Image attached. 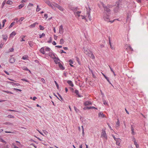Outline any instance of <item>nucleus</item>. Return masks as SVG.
Instances as JSON below:
<instances>
[{"instance_id":"338daca9","label":"nucleus","mask_w":148,"mask_h":148,"mask_svg":"<svg viewBox=\"0 0 148 148\" xmlns=\"http://www.w3.org/2000/svg\"><path fill=\"white\" fill-rule=\"evenodd\" d=\"M44 16L45 18H46V19L48 17V15H47V14H45L44 15Z\"/></svg>"},{"instance_id":"0e129e2a","label":"nucleus","mask_w":148,"mask_h":148,"mask_svg":"<svg viewBox=\"0 0 148 148\" xmlns=\"http://www.w3.org/2000/svg\"><path fill=\"white\" fill-rule=\"evenodd\" d=\"M128 47L130 49V50H131L132 51H133V49L131 47L130 45H129Z\"/></svg>"},{"instance_id":"c85d7f7f","label":"nucleus","mask_w":148,"mask_h":148,"mask_svg":"<svg viewBox=\"0 0 148 148\" xmlns=\"http://www.w3.org/2000/svg\"><path fill=\"white\" fill-rule=\"evenodd\" d=\"M103 104L104 105H106L107 104V103L106 101L105 100V99L104 98H103Z\"/></svg>"},{"instance_id":"9b49d317","label":"nucleus","mask_w":148,"mask_h":148,"mask_svg":"<svg viewBox=\"0 0 148 148\" xmlns=\"http://www.w3.org/2000/svg\"><path fill=\"white\" fill-rule=\"evenodd\" d=\"M15 61V59L13 57L10 58L9 59V62L11 63H13Z\"/></svg>"},{"instance_id":"ddd939ff","label":"nucleus","mask_w":148,"mask_h":148,"mask_svg":"<svg viewBox=\"0 0 148 148\" xmlns=\"http://www.w3.org/2000/svg\"><path fill=\"white\" fill-rule=\"evenodd\" d=\"M75 93L76 94V95H77L78 97H82V96L79 94V92L77 90H75Z\"/></svg>"},{"instance_id":"680f3d73","label":"nucleus","mask_w":148,"mask_h":148,"mask_svg":"<svg viewBox=\"0 0 148 148\" xmlns=\"http://www.w3.org/2000/svg\"><path fill=\"white\" fill-rule=\"evenodd\" d=\"M33 4L29 3L27 6V8H29V6H33Z\"/></svg>"},{"instance_id":"cd10ccee","label":"nucleus","mask_w":148,"mask_h":148,"mask_svg":"<svg viewBox=\"0 0 148 148\" xmlns=\"http://www.w3.org/2000/svg\"><path fill=\"white\" fill-rule=\"evenodd\" d=\"M78 9V8L77 7L73 8L72 10L74 12H75Z\"/></svg>"},{"instance_id":"7c9ffc66","label":"nucleus","mask_w":148,"mask_h":148,"mask_svg":"<svg viewBox=\"0 0 148 148\" xmlns=\"http://www.w3.org/2000/svg\"><path fill=\"white\" fill-rule=\"evenodd\" d=\"M60 44L62 45L64 43V40L63 39H61L60 41Z\"/></svg>"},{"instance_id":"dca6fc26","label":"nucleus","mask_w":148,"mask_h":148,"mask_svg":"<svg viewBox=\"0 0 148 148\" xmlns=\"http://www.w3.org/2000/svg\"><path fill=\"white\" fill-rule=\"evenodd\" d=\"M67 83L69 84V85L71 87H73L74 86V85L73 82L71 80H68L67 82Z\"/></svg>"},{"instance_id":"5fc2aeb1","label":"nucleus","mask_w":148,"mask_h":148,"mask_svg":"<svg viewBox=\"0 0 148 148\" xmlns=\"http://www.w3.org/2000/svg\"><path fill=\"white\" fill-rule=\"evenodd\" d=\"M75 59L78 62H79V59L77 57H75Z\"/></svg>"},{"instance_id":"4468645a","label":"nucleus","mask_w":148,"mask_h":148,"mask_svg":"<svg viewBox=\"0 0 148 148\" xmlns=\"http://www.w3.org/2000/svg\"><path fill=\"white\" fill-rule=\"evenodd\" d=\"M8 83H9L11 84H12V85H16V86H19L20 85V84L18 83H15L13 82H8Z\"/></svg>"},{"instance_id":"6ab92c4d","label":"nucleus","mask_w":148,"mask_h":148,"mask_svg":"<svg viewBox=\"0 0 148 148\" xmlns=\"http://www.w3.org/2000/svg\"><path fill=\"white\" fill-rule=\"evenodd\" d=\"M40 51L41 53H42L43 54H45L44 51V47L41 48V49H40Z\"/></svg>"},{"instance_id":"4d7b16f0","label":"nucleus","mask_w":148,"mask_h":148,"mask_svg":"<svg viewBox=\"0 0 148 148\" xmlns=\"http://www.w3.org/2000/svg\"><path fill=\"white\" fill-rule=\"evenodd\" d=\"M112 136L113 137V138H114V140L116 141V140H118V139H119V138H116L115 137V136H114V135H112Z\"/></svg>"},{"instance_id":"f8f14e48","label":"nucleus","mask_w":148,"mask_h":148,"mask_svg":"<svg viewBox=\"0 0 148 148\" xmlns=\"http://www.w3.org/2000/svg\"><path fill=\"white\" fill-rule=\"evenodd\" d=\"M58 64L59 66L60 69L62 70H63L65 68L62 66V65L61 64V63L60 62H58Z\"/></svg>"},{"instance_id":"4be33fe9","label":"nucleus","mask_w":148,"mask_h":148,"mask_svg":"<svg viewBox=\"0 0 148 148\" xmlns=\"http://www.w3.org/2000/svg\"><path fill=\"white\" fill-rule=\"evenodd\" d=\"M28 44L30 47H32L34 45V42L31 41L28 42Z\"/></svg>"},{"instance_id":"f3484780","label":"nucleus","mask_w":148,"mask_h":148,"mask_svg":"<svg viewBox=\"0 0 148 148\" xmlns=\"http://www.w3.org/2000/svg\"><path fill=\"white\" fill-rule=\"evenodd\" d=\"M84 104L85 106H87L90 105H91L92 103L90 101H86L84 103Z\"/></svg>"},{"instance_id":"9d476101","label":"nucleus","mask_w":148,"mask_h":148,"mask_svg":"<svg viewBox=\"0 0 148 148\" xmlns=\"http://www.w3.org/2000/svg\"><path fill=\"white\" fill-rule=\"evenodd\" d=\"M63 32V26L61 25L59 28V33L60 34H62Z\"/></svg>"},{"instance_id":"f257e3e1","label":"nucleus","mask_w":148,"mask_h":148,"mask_svg":"<svg viewBox=\"0 0 148 148\" xmlns=\"http://www.w3.org/2000/svg\"><path fill=\"white\" fill-rule=\"evenodd\" d=\"M101 136L103 138H105L106 139H107V136L106 133V131L104 130H102L101 134Z\"/></svg>"},{"instance_id":"72a5a7b5","label":"nucleus","mask_w":148,"mask_h":148,"mask_svg":"<svg viewBox=\"0 0 148 148\" xmlns=\"http://www.w3.org/2000/svg\"><path fill=\"white\" fill-rule=\"evenodd\" d=\"M50 50L51 49L49 47H47L45 49V50L46 51H50Z\"/></svg>"},{"instance_id":"69168bd1","label":"nucleus","mask_w":148,"mask_h":148,"mask_svg":"<svg viewBox=\"0 0 148 148\" xmlns=\"http://www.w3.org/2000/svg\"><path fill=\"white\" fill-rule=\"evenodd\" d=\"M58 36H56L55 35H54V38L55 40H57Z\"/></svg>"},{"instance_id":"7ed1b4c3","label":"nucleus","mask_w":148,"mask_h":148,"mask_svg":"<svg viewBox=\"0 0 148 148\" xmlns=\"http://www.w3.org/2000/svg\"><path fill=\"white\" fill-rule=\"evenodd\" d=\"M89 8V10H88V9L87 8H86L87 10V14L88 15V17L89 18L90 21H91V17L90 16V11L91 10V9L90 8V7H88Z\"/></svg>"},{"instance_id":"6e6d98bb","label":"nucleus","mask_w":148,"mask_h":148,"mask_svg":"<svg viewBox=\"0 0 148 148\" xmlns=\"http://www.w3.org/2000/svg\"><path fill=\"white\" fill-rule=\"evenodd\" d=\"M5 1H3V3L2 4V7H3V6L5 4Z\"/></svg>"},{"instance_id":"bb28decb","label":"nucleus","mask_w":148,"mask_h":148,"mask_svg":"<svg viewBox=\"0 0 148 148\" xmlns=\"http://www.w3.org/2000/svg\"><path fill=\"white\" fill-rule=\"evenodd\" d=\"M12 2L10 0H8L7 1L6 3L9 5H11L12 3Z\"/></svg>"},{"instance_id":"37998d69","label":"nucleus","mask_w":148,"mask_h":148,"mask_svg":"<svg viewBox=\"0 0 148 148\" xmlns=\"http://www.w3.org/2000/svg\"><path fill=\"white\" fill-rule=\"evenodd\" d=\"M82 135L83 136H84V129L83 128V126H82Z\"/></svg>"},{"instance_id":"b1692460","label":"nucleus","mask_w":148,"mask_h":148,"mask_svg":"<svg viewBox=\"0 0 148 148\" xmlns=\"http://www.w3.org/2000/svg\"><path fill=\"white\" fill-rule=\"evenodd\" d=\"M24 6V4H23V3L21 4L18 5V8L19 9H21V8H23Z\"/></svg>"},{"instance_id":"1a4fd4ad","label":"nucleus","mask_w":148,"mask_h":148,"mask_svg":"<svg viewBox=\"0 0 148 148\" xmlns=\"http://www.w3.org/2000/svg\"><path fill=\"white\" fill-rule=\"evenodd\" d=\"M106 16H104V20L106 21H107L108 22H109V15H108V14H106Z\"/></svg>"},{"instance_id":"052dcab7","label":"nucleus","mask_w":148,"mask_h":148,"mask_svg":"<svg viewBox=\"0 0 148 148\" xmlns=\"http://www.w3.org/2000/svg\"><path fill=\"white\" fill-rule=\"evenodd\" d=\"M69 62H70V64H73V61L71 60H69Z\"/></svg>"},{"instance_id":"5701e85b","label":"nucleus","mask_w":148,"mask_h":148,"mask_svg":"<svg viewBox=\"0 0 148 148\" xmlns=\"http://www.w3.org/2000/svg\"><path fill=\"white\" fill-rule=\"evenodd\" d=\"M22 69L24 70L28 71L30 73L31 72V71L30 70H29L26 67H23Z\"/></svg>"},{"instance_id":"412c9836","label":"nucleus","mask_w":148,"mask_h":148,"mask_svg":"<svg viewBox=\"0 0 148 148\" xmlns=\"http://www.w3.org/2000/svg\"><path fill=\"white\" fill-rule=\"evenodd\" d=\"M103 75L104 76V77L106 79L107 81L109 82V83L112 86V85L111 84V83L110 82V81H109V78L107 77V76H106L104 74H103Z\"/></svg>"},{"instance_id":"a211bd4d","label":"nucleus","mask_w":148,"mask_h":148,"mask_svg":"<svg viewBox=\"0 0 148 148\" xmlns=\"http://www.w3.org/2000/svg\"><path fill=\"white\" fill-rule=\"evenodd\" d=\"M99 117H101L102 118H104L105 117V116L103 113L100 112L99 113Z\"/></svg>"},{"instance_id":"393cba45","label":"nucleus","mask_w":148,"mask_h":148,"mask_svg":"<svg viewBox=\"0 0 148 148\" xmlns=\"http://www.w3.org/2000/svg\"><path fill=\"white\" fill-rule=\"evenodd\" d=\"M15 23V22H13L12 23L10 24V26H9V28L10 29L13 26V25Z\"/></svg>"},{"instance_id":"423d86ee","label":"nucleus","mask_w":148,"mask_h":148,"mask_svg":"<svg viewBox=\"0 0 148 148\" xmlns=\"http://www.w3.org/2000/svg\"><path fill=\"white\" fill-rule=\"evenodd\" d=\"M95 109L97 110V109L94 106L85 107L83 109L84 110Z\"/></svg>"},{"instance_id":"473e14b6","label":"nucleus","mask_w":148,"mask_h":148,"mask_svg":"<svg viewBox=\"0 0 148 148\" xmlns=\"http://www.w3.org/2000/svg\"><path fill=\"white\" fill-rule=\"evenodd\" d=\"M52 38L51 37H50L49 38V40L47 41V42L48 43H50L52 42Z\"/></svg>"},{"instance_id":"49530a36","label":"nucleus","mask_w":148,"mask_h":148,"mask_svg":"<svg viewBox=\"0 0 148 148\" xmlns=\"http://www.w3.org/2000/svg\"><path fill=\"white\" fill-rule=\"evenodd\" d=\"M21 80L23 81H25V82H29V81L28 80L26 79L25 78H23V79H21Z\"/></svg>"},{"instance_id":"0eeeda50","label":"nucleus","mask_w":148,"mask_h":148,"mask_svg":"<svg viewBox=\"0 0 148 148\" xmlns=\"http://www.w3.org/2000/svg\"><path fill=\"white\" fill-rule=\"evenodd\" d=\"M88 56L90 57L91 58H92L93 59L95 58V56L90 51V52L88 53L87 54Z\"/></svg>"},{"instance_id":"39448f33","label":"nucleus","mask_w":148,"mask_h":148,"mask_svg":"<svg viewBox=\"0 0 148 148\" xmlns=\"http://www.w3.org/2000/svg\"><path fill=\"white\" fill-rule=\"evenodd\" d=\"M55 6L56 8L62 11H63L64 10V9L62 6H60L58 4H55Z\"/></svg>"},{"instance_id":"aec40b11","label":"nucleus","mask_w":148,"mask_h":148,"mask_svg":"<svg viewBox=\"0 0 148 148\" xmlns=\"http://www.w3.org/2000/svg\"><path fill=\"white\" fill-rule=\"evenodd\" d=\"M16 33L14 31L12 32L10 35V37H13L16 34Z\"/></svg>"},{"instance_id":"603ef678","label":"nucleus","mask_w":148,"mask_h":148,"mask_svg":"<svg viewBox=\"0 0 148 148\" xmlns=\"http://www.w3.org/2000/svg\"><path fill=\"white\" fill-rule=\"evenodd\" d=\"M14 50V49L13 48H10L9 49L10 51H9V52H13V51Z\"/></svg>"},{"instance_id":"6e6552de","label":"nucleus","mask_w":148,"mask_h":148,"mask_svg":"<svg viewBox=\"0 0 148 148\" xmlns=\"http://www.w3.org/2000/svg\"><path fill=\"white\" fill-rule=\"evenodd\" d=\"M104 10L105 11H106L108 14H110V10L109 9V8L107 6L105 7L104 8Z\"/></svg>"},{"instance_id":"c9c22d12","label":"nucleus","mask_w":148,"mask_h":148,"mask_svg":"<svg viewBox=\"0 0 148 148\" xmlns=\"http://www.w3.org/2000/svg\"><path fill=\"white\" fill-rule=\"evenodd\" d=\"M45 34L44 33H42V34H40L39 35V38H41L42 37L45 36Z\"/></svg>"},{"instance_id":"3c124183","label":"nucleus","mask_w":148,"mask_h":148,"mask_svg":"<svg viewBox=\"0 0 148 148\" xmlns=\"http://www.w3.org/2000/svg\"><path fill=\"white\" fill-rule=\"evenodd\" d=\"M116 145H119L120 144V142L119 141L117 140H116Z\"/></svg>"},{"instance_id":"bf43d9fd","label":"nucleus","mask_w":148,"mask_h":148,"mask_svg":"<svg viewBox=\"0 0 148 148\" xmlns=\"http://www.w3.org/2000/svg\"><path fill=\"white\" fill-rule=\"evenodd\" d=\"M35 25L33 23V24H31L30 26L32 27H35Z\"/></svg>"},{"instance_id":"ea45409f","label":"nucleus","mask_w":148,"mask_h":148,"mask_svg":"<svg viewBox=\"0 0 148 148\" xmlns=\"http://www.w3.org/2000/svg\"><path fill=\"white\" fill-rule=\"evenodd\" d=\"M40 9L39 8V6L38 5H37V9L36 10V11L37 12H38L40 10Z\"/></svg>"},{"instance_id":"13d9d810","label":"nucleus","mask_w":148,"mask_h":148,"mask_svg":"<svg viewBox=\"0 0 148 148\" xmlns=\"http://www.w3.org/2000/svg\"><path fill=\"white\" fill-rule=\"evenodd\" d=\"M41 81L43 83H45V80L43 78H42L41 79Z\"/></svg>"},{"instance_id":"e433bc0d","label":"nucleus","mask_w":148,"mask_h":148,"mask_svg":"<svg viewBox=\"0 0 148 148\" xmlns=\"http://www.w3.org/2000/svg\"><path fill=\"white\" fill-rule=\"evenodd\" d=\"M2 36L3 37V39L4 40H6L7 38V36H4V35H3Z\"/></svg>"},{"instance_id":"4c0bfd02","label":"nucleus","mask_w":148,"mask_h":148,"mask_svg":"<svg viewBox=\"0 0 148 148\" xmlns=\"http://www.w3.org/2000/svg\"><path fill=\"white\" fill-rule=\"evenodd\" d=\"M7 117L9 118H14V116H12V115H9Z\"/></svg>"},{"instance_id":"a18cd8bd","label":"nucleus","mask_w":148,"mask_h":148,"mask_svg":"<svg viewBox=\"0 0 148 148\" xmlns=\"http://www.w3.org/2000/svg\"><path fill=\"white\" fill-rule=\"evenodd\" d=\"M24 19V17H21L18 21H19V22H21Z\"/></svg>"},{"instance_id":"8fccbe9b","label":"nucleus","mask_w":148,"mask_h":148,"mask_svg":"<svg viewBox=\"0 0 148 148\" xmlns=\"http://www.w3.org/2000/svg\"><path fill=\"white\" fill-rule=\"evenodd\" d=\"M109 43L110 45V47H111V43L110 41V37H109Z\"/></svg>"},{"instance_id":"2f4dec72","label":"nucleus","mask_w":148,"mask_h":148,"mask_svg":"<svg viewBox=\"0 0 148 148\" xmlns=\"http://www.w3.org/2000/svg\"><path fill=\"white\" fill-rule=\"evenodd\" d=\"M57 94L58 95V96H59V97H60V99L62 101H64V99L62 98V96H61V95L58 93H57Z\"/></svg>"},{"instance_id":"79ce46f5","label":"nucleus","mask_w":148,"mask_h":148,"mask_svg":"<svg viewBox=\"0 0 148 148\" xmlns=\"http://www.w3.org/2000/svg\"><path fill=\"white\" fill-rule=\"evenodd\" d=\"M0 141L3 142V143H6V142L2 138L0 139Z\"/></svg>"},{"instance_id":"20e7f679","label":"nucleus","mask_w":148,"mask_h":148,"mask_svg":"<svg viewBox=\"0 0 148 148\" xmlns=\"http://www.w3.org/2000/svg\"><path fill=\"white\" fill-rule=\"evenodd\" d=\"M117 5L116 7L114 9V11L115 12H118L120 9V6L119 3H118L116 4Z\"/></svg>"},{"instance_id":"2eb2a0df","label":"nucleus","mask_w":148,"mask_h":148,"mask_svg":"<svg viewBox=\"0 0 148 148\" xmlns=\"http://www.w3.org/2000/svg\"><path fill=\"white\" fill-rule=\"evenodd\" d=\"M83 49L84 50V53L86 55L88 54V53L90 51L88 49H86L84 47L83 48Z\"/></svg>"},{"instance_id":"09e8293b","label":"nucleus","mask_w":148,"mask_h":148,"mask_svg":"<svg viewBox=\"0 0 148 148\" xmlns=\"http://www.w3.org/2000/svg\"><path fill=\"white\" fill-rule=\"evenodd\" d=\"M74 109L76 111V112H78V111H79V110L78 109H77L76 107L75 106H74Z\"/></svg>"},{"instance_id":"a19ab883","label":"nucleus","mask_w":148,"mask_h":148,"mask_svg":"<svg viewBox=\"0 0 148 148\" xmlns=\"http://www.w3.org/2000/svg\"><path fill=\"white\" fill-rule=\"evenodd\" d=\"M51 8L53 9L54 10H56V7L55 6V5H52V6L51 7Z\"/></svg>"},{"instance_id":"a878e982","label":"nucleus","mask_w":148,"mask_h":148,"mask_svg":"<svg viewBox=\"0 0 148 148\" xmlns=\"http://www.w3.org/2000/svg\"><path fill=\"white\" fill-rule=\"evenodd\" d=\"M119 119H117V122H116V126L117 127H119Z\"/></svg>"},{"instance_id":"c756f323","label":"nucleus","mask_w":148,"mask_h":148,"mask_svg":"<svg viewBox=\"0 0 148 148\" xmlns=\"http://www.w3.org/2000/svg\"><path fill=\"white\" fill-rule=\"evenodd\" d=\"M27 58H28L27 56H23L22 57V59L24 60H26Z\"/></svg>"},{"instance_id":"e2e57ef3","label":"nucleus","mask_w":148,"mask_h":148,"mask_svg":"<svg viewBox=\"0 0 148 148\" xmlns=\"http://www.w3.org/2000/svg\"><path fill=\"white\" fill-rule=\"evenodd\" d=\"M101 5H102V6L104 8L105 7H106V6H105L104 4L102 2H101Z\"/></svg>"},{"instance_id":"de8ad7c7","label":"nucleus","mask_w":148,"mask_h":148,"mask_svg":"<svg viewBox=\"0 0 148 148\" xmlns=\"http://www.w3.org/2000/svg\"><path fill=\"white\" fill-rule=\"evenodd\" d=\"M45 3L49 5L50 4V3H51V2L49 0L48 1H45Z\"/></svg>"},{"instance_id":"f704fd0d","label":"nucleus","mask_w":148,"mask_h":148,"mask_svg":"<svg viewBox=\"0 0 148 148\" xmlns=\"http://www.w3.org/2000/svg\"><path fill=\"white\" fill-rule=\"evenodd\" d=\"M39 27L40 28V29L41 30H43L44 29V27L43 26H42L41 25H39Z\"/></svg>"},{"instance_id":"58836bf2","label":"nucleus","mask_w":148,"mask_h":148,"mask_svg":"<svg viewBox=\"0 0 148 148\" xmlns=\"http://www.w3.org/2000/svg\"><path fill=\"white\" fill-rule=\"evenodd\" d=\"M4 124H5V125H12V123H10V122H5V123H4Z\"/></svg>"},{"instance_id":"f03ea898","label":"nucleus","mask_w":148,"mask_h":148,"mask_svg":"<svg viewBox=\"0 0 148 148\" xmlns=\"http://www.w3.org/2000/svg\"><path fill=\"white\" fill-rule=\"evenodd\" d=\"M48 55L53 59H58V60H60V59L58 58H56L55 56V55L54 54H52V53H51L49 52V53Z\"/></svg>"},{"instance_id":"c03bdc74","label":"nucleus","mask_w":148,"mask_h":148,"mask_svg":"<svg viewBox=\"0 0 148 148\" xmlns=\"http://www.w3.org/2000/svg\"><path fill=\"white\" fill-rule=\"evenodd\" d=\"M54 82L55 83L57 87V88L58 89H59V86H58V84L56 82V81H55Z\"/></svg>"},{"instance_id":"864d4df0","label":"nucleus","mask_w":148,"mask_h":148,"mask_svg":"<svg viewBox=\"0 0 148 148\" xmlns=\"http://www.w3.org/2000/svg\"><path fill=\"white\" fill-rule=\"evenodd\" d=\"M55 60H54V62L55 63L57 64H58V61H59V60H58V59H55Z\"/></svg>"},{"instance_id":"774afa93","label":"nucleus","mask_w":148,"mask_h":148,"mask_svg":"<svg viewBox=\"0 0 148 148\" xmlns=\"http://www.w3.org/2000/svg\"><path fill=\"white\" fill-rule=\"evenodd\" d=\"M3 45V44L2 43H1V44H0V48L1 49L2 48Z\"/></svg>"}]
</instances>
